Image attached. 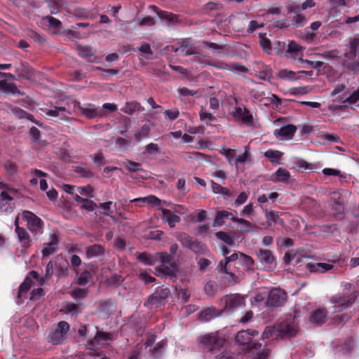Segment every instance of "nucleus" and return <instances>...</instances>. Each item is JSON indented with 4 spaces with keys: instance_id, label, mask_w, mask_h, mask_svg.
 I'll use <instances>...</instances> for the list:
<instances>
[{
    "instance_id": "19",
    "label": "nucleus",
    "mask_w": 359,
    "mask_h": 359,
    "mask_svg": "<svg viewBox=\"0 0 359 359\" xmlns=\"http://www.w3.org/2000/svg\"><path fill=\"white\" fill-rule=\"evenodd\" d=\"M232 114L233 118L237 121H241L248 125L252 123V116L245 107H236Z\"/></svg>"
},
{
    "instance_id": "57",
    "label": "nucleus",
    "mask_w": 359,
    "mask_h": 359,
    "mask_svg": "<svg viewBox=\"0 0 359 359\" xmlns=\"http://www.w3.org/2000/svg\"><path fill=\"white\" fill-rule=\"evenodd\" d=\"M295 74L296 73L294 72L285 69L279 72L278 77L282 79L297 80V78L295 77Z\"/></svg>"
},
{
    "instance_id": "27",
    "label": "nucleus",
    "mask_w": 359,
    "mask_h": 359,
    "mask_svg": "<svg viewBox=\"0 0 359 359\" xmlns=\"http://www.w3.org/2000/svg\"><path fill=\"white\" fill-rule=\"evenodd\" d=\"M222 311L216 309L215 307H210L203 310L200 314L201 320L207 322L218 317L221 315Z\"/></svg>"
},
{
    "instance_id": "38",
    "label": "nucleus",
    "mask_w": 359,
    "mask_h": 359,
    "mask_svg": "<svg viewBox=\"0 0 359 359\" xmlns=\"http://www.w3.org/2000/svg\"><path fill=\"white\" fill-rule=\"evenodd\" d=\"M170 292L168 287H159L152 294V298H159L161 301L165 304L166 299L170 295Z\"/></svg>"
},
{
    "instance_id": "31",
    "label": "nucleus",
    "mask_w": 359,
    "mask_h": 359,
    "mask_svg": "<svg viewBox=\"0 0 359 359\" xmlns=\"http://www.w3.org/2000/svg\"><path fill=\"white\" fill-rule=\"evenodd\" d=\"M239 264L242 265L248 271H253L255 269V262L253 259L243 253L240 254Z\"/></svg>"
},
{
    "instance_id": "32",
    "label": "nucleus",
    "mask_w": 359,
    "mask_h": 359,
    "mask_svg": "<svg viewBox=\"0 0 359 359\" xmlns=\"http://www.w3.org/2000/svg\"><path fill=\"white\" fill-rule=\"evenodd\" d=\"M75 201L79 204L81 208L88 211H93L95 207V203L93 201L87 198H83L78 194H76Z\"/></svg>"
},
{
    "instance_id": "53",
    "label": "nucleus",
    "mask_w": 359,
    "mask_h": 359,
    "mask_svg": "<svg viewBox=\"0 0 359 359\" xmlns=\"http://www.w3.org/2000/svg\"><path fill=\"white\" fill-rule=\"evenodd\" d=\"M311 91L309 86H299L292 88L289 90V93L292 95H306Z\"/></svg>"
},
{
    "instance_id": "35",
    "label": "nucleus",
    "mask_w": 359,
    "mask_h": 359,
    "mask_svg": "<svg viewBox=\"0 0 359 359\" xmlns=\"http://www.w3.org/2000/svg\"><path fill=\"white\" fill-rule=\"evenodd\" d=\"M232 216H234V215L231 212H229L228 211H226V210L218 211L216 215L215 221H214V225L220 226L224 224V219L229 218L231 219V217Z\"/></svg>"
},
{
    "instance_id": "58",
    "label": "nucleus",
    "mask_w": 359,
    "mask_h": 359,
    "mask_svg": "<svg viewBox=\"0 0 359 359\" xmlns=\"http://www.w3.org/2000/svg\"><path fill=\"white\" fill-rule=\"evenodd\" d=\"M216 237L230 246L232 245L234 243L233 238H231L226 233L223 231L217 232Z\"/></svg>"
},
{
    "instance_id": "24",
    "label": "nucleus",
    "mask_w": 359,
    "mask_h": 359,
    "mask_svg": "<svg viewBox=\"0 0 359 359\" xmlns=\"http://www.w3.org/2000/svg\"><path fill=\"white\" fill-rule=\"evenodd\" d=\"M290 178V174L285 168H279L270 176V180L273 182H287Z\"/></svg>"
},
{
    "instance_id": "8",
    "label": "nucleus",
    "mask_w": 359,
    "mask_h": 359,
    "mask_svg": "<svg viewBox=\"0 0 359 359\" xmlns=\"http://www.w3.org/2000/svg\"><path fill=\"white\" fill-rule=\"evenodd\" d=\"M21 219L27 223V226L32 233H41L43 222L35 214L29 210L21 212Z\"/></svg>"
},
{
    "instance_id": "30",
    "label": "nucleus",
    "mask_w": 359,
    "mask_h": 359,
    "mask_svg": "<svg viewBox=\"0 0 359 359\" xmlns=\"http://www.w3.org/2000/svg\"><path fill=\"white\" fill-rule=\"evenodd\" d=\"M326 316L327 313L325 309H318L311 315V321L313 323L320 325L325 322Z\"/></svg>"
},
{
    "instance_id": "2",
    "label": "nucleus",
    "mask_w": 359,
    "mask_h": 359,
    "mask_svg": "<svg viewBox=\"0 0 359 359\" xmlns=\"http://www.w3.org/2000/svg\"><path fill=\"white\" fill-rule=\"evenodd\" d=\"M258 336V332L252 330H242L238 332L236 336V341L241 346H245L248 349L252 351L254 355L253 359H266L269 355L267 348H264L258 350L253 342V338Z\"/></svg>"
},
{
    "instance_id": "40",
    "label": "nucleus",
    "mask_w": 359,
    "mask_h": 359,
    "mask_svg": "<svg viewBox=\"0 0 359 359\" xmlns=\"http://www.w3.org/2000/svg\"><path fill=\"white\" fill-rule=\"evenodd\" d=\"M150 128L147 125H144L141 128L136 130L135 133V138L137 142H141L142 140L149 137Z\"/></svg>"
},
{
    "instance_id": "50",
    "label": "nucleus",
    "mask_w": 359,
    "mask_h": 359,
    "mask_svg": "<svg viewBox=\"0 0 359 359\" xmlns=\"http://www.w3.org/2000/svg\"><path fill=\"white\" fill-rule=\"evenodd\" d=\"M140 108L139 103L136 102H126L121 110L128 114H132L135 111H137Z\"/></svg>"
},
{
    "instance_id": "15",
    "label": "nucleus",
    "mask_w": 359,
    "mask_h": 359,
    "mask_svg": "<svg viewBox=\"0 0 359 359\" xmlns=\"http://www.w3.org/2000/svg\"><path fill=\"white\" fill-rule=\"evenodd\" d=\"M297 131V128L292 124H287L273 131V135L278 140H291Z\"/></svg>"
},
{
    "instance_id": "46",
    "label": "nucleus",
    "mask_w": 359,
    "mask_h": 359,
    "mask_svg": "<svg viewBox=\"0 0 359 359\" xmlns=\"http://www.w3.org/2000/svg\"><path fill=\"white\" fill-rule=\"evenodd\" d=\"M163 304L165 303L161 301L158 297L152 298V294L149 297L147 301L144 303V306L149 309L158 308Z\"/></svg>"
},
{
    "instance_id": "49",
    "label": "nucleus",
    "mask_w": 359,
    "mask_h": 359,
    "mask_svg": "<svg viewBox=\"0 0 359 359\" xmlns=\"http://www.w3.org/2000/svg\"><path fill=\"white\" fill-rule=\"evenodd\" d=\"M270 337H280V336H278V326H270L266 327L265 330L263 332L262 338L263 339H268Z\"/></svg>"
},
{
    "instance_id": "45",
    "label": "nucleus",
    "mask_w": 359,
    "mask_h": 359,
    "mask_svg": "<svg viewBox=\"0 0 359 359\" xmlns=\"http://www.w3.org/2000/svg\"><path fill=\"white\" fill-rule=\"evenodd\" d=\"M250 96L253 98V101L255 102H260L266 101V93L264 90L260 89H253L250 92Z\"/></svg>"
},
{
    "instance_id": "41",
    "label": "nucleus",
    "mask_w": 359,
    "mask_h": 359,
    "mask_svg": "<svg viewBox=\"0 0 359 359\" xmlns=\"http://www.w3.org/2000/svg\"><path fill=\"white\" fill-rule=\"evenodd\" d=\"M138 260L146 265H155V254L151 255L147 252L140 253L137 256Z\"/></svg>"
},
{
    "instance_id": "39",
    "label": "nucleus",
    "mask_w": 359,
    "mask_h": 359,
    "mask_svg": "<svg viewBox=\"0 0 359 359\" xmlns=\"http://www.w3.org/2000/svg\"><path fill=\"white\" fill-rule=\"evenodd\" d=\"M170 292L168 287H159L152 294V298H159L161 301L165 304L166 299L170 295Z\"/></svg>"
},
{
    "instance_id": "21",
    "label": "nucleus",
    "mask_w": 359,
    "mask_h": 359,
    "mask_svg": "<svg viewBox=\"0 0 359 359\" xmlns=\"http://www.w3.org/2000/svg\"><path fill=\"white\" fill-rule=\"evenodd\" d=\"M161 211V217L162 219L168 223L170 228H173L175 226V224L180 221V217L172 213L170 210L165 209V208H159Z\"/></svg>"
},
{
    "instance_id": "48",
    "label": "nucleus",
    "mask_w": 359,
    "mask_h": 359,
    "mask_svg": "<svg viewBox=\"0 0 359 359\" xmlns=\"http://www.w3.org/2000/svg\"><path fill=\"white\" fill-rule=\"evenodd\" d=\"M157 13L161 19L169 23L175 24L177 22V16L172 13L166 11L157 12Z\"/></svg>"
},
{
    "instance_id": "20",
    "label": "nucleus",
    "mask_w": 359,
    "mask_h": 359,
    "mask_svg": "<svg viewBox=\"0 0 359 359\" xmlns=\"http://www.w3.org/2000/svg\"><path fill=\"white\" fill-rule=\"evenodd\" d=\"M255 75L262 80L269 81L272 77L271 68L262 63H257L255 66Z\"/></svg>"
},
{
    "instance_id": "16",
    "label": "nucleus",
    "mask_w": 359,
    "mask_h": 359,
    "mask_svg": "<svg viewBox=\"0 0 359 359\" xmlns=\"http://www.w3.org/2000/svg\"><path fill=\"white\" fill-rule=\"evenodd\" d=\"M58 243L57 233L55 231H52L50 233L48 242L43 245L42 250L43 257H48L55 252L57 250Z\"/></svg>"
},
{
    "instance_id": "13",
    "label": "nucleus",
    "mask_w": 359,
    "mask_h": 359,
    "mask_svg": "<svg viewBox=\"0 0 359 359\" xmlns=\"http://www.w3.org/2000/svg\"><path fill=\"white\" fill-rule=\"evenodd\" d=\"M69 330V325L67 322H60L57 328L50 334V341L55 344L62 343L66 338Z\"/></svg>"
},
{
    "instance_id": "29",
    "label": "nucleus",
    "mask_w": 359,
    "mask_h": 359,
    "mask_svg": "<svg viewBox=\"0 0 359 359\" xmlns=\"http://www.w3.org/2000/svg\"><path fill=\"white\" fill-rule=\"evenodd\" d=\"M111 341V335L105 332H97V334L95 336L93 341H90L89 346L96 343L98 345L102 346H105Z\"/></svg>"
},
{
    "instance_id": "12",
    "label": "nucleus",
    "mask_w": 359,
    "mask_h": 359,
    "mask_svg": "<svg viewBox=\"0 0 359 359\" xmlns=\"http://www.w3.org/2000/svg\"><path fill=\"white\" fill-rule=\"evenodd\" d=\"M74 107L78 109L79 112L81 114L88 118H93L95 117L101 116L102 115V110L96 107L93 104L86 103L81 104L80 102L75 101Z\"/></svg>"
},
{
    "instance_id": "6",
    "label": "nucleus",
    "mask_w": 359,
    "mask_h": 359,
    "mask_svg": "<svg viewBox=\"0 0 359 359\" xmlns=\"http://www.w3.org/2000/svg\"><path fill=\"white\" fill-rule=\"evenodd\" d=\"M172 260V257L168 252L155 253V264H158V267L156 269V274L158 276H172L174 273L172 270L167 266Z\"/></svg>"
},
{
    "instance_id": "42",
    "label": "nucleus",
    "mask_w": 359,
    "mask_h": 359,
    "mask_svg": "<svg viewBox=\"0 0 359 359\" xmlns=\"http://www.w3.org/2000/svg\"><path fill=\"white\" fill-rule=\"evenodd\" d=\"M0 90L6 93L15 94L18 93V88L15 85L8 83L6 81H0Z\"/></svg>"
},
{
    "instance_id": "47",
    "label": "nucleus",
    "mask_w": 359,
    "mask_h": 359,
    "mask_svg": "<svg viewBox=\"0 0 359 359\" xmlns=\"http://www.w3.org/2000/svg\"><path fill=\"white\" fill-rule=\"evenodd\" d=\"M343 351L345 354L352 353V351L359 353V347L355 345L354 341L350 339L347 342L345 343L343 347Z\"/></svg>"
},
{
    "instance_id": "26",
    "label": "nucleus",
    "mask_w": 359,
    "mask_h": 359,
    "mask_svg": "<svg viewBox=\"0 0 359 359\" xmlns=\"http://www.w3.org/2000/svg\"><path fill=\"white\" fill-rule=\"evenodd\" d=\"M15 233L22 248L27 249L31 245V238L25 229H18Z\"/></svg>"
},
{
    "instance_id": "1",
    "label": "nucleus",
    "mask_w": 359,
    "mask_h": 359,
    "mask_svg": "<svg viewBox=\"0 0 359 359\" xmlns=\"http://www.w3.org/2000/svg\"><path fill=\"white\" fill-rule=\"evenodd\" d=\"M200 346L215 354L214 359H232L231 355L224 348L226 340L219 332L205 334L198 339Z\"/></svg>"
},
{
    "instance_id": "33",
    "label": "nucleus",
    "mask_w": 359,
    "mask_h": 359,
    "mask_svg": "<svg viewBox=\"0 0 359 359\" xmlns=\"http://www.w3.org/2000/svg\"><path fill=\"white\" fill-rule=\"evenodd\" d=\"M104 253V248L100 245H93L86 248V255L88 258L99 257Z\"/></svg>"
},
{
    "instance_id": "11",
    "label": "nucleus",
    "mask_w": 359,
    "mask_h": 359,
    "mask_svg": "<svg viewBox=\"0 0 359 359\" xmlns=\"http://www.w3.org/2000/svg\"><path fill=\"white\" fill-rule=\"evenodd\" d=\"M224 308L229 311H233L245 304V297L238 294L226 295L221 299Z\"/></svg>"
},
{
    "instance_id": "54",
    "label": "nucleus",
    "mask_w": 359,
    "mask_h": 359,
    "mask_svg": "<svg viewBox=\"0 0 359 359\" xmlns=\"http://www.w3.org/2000/svg\"><path fill=\"white\" fill-rule=\"evenodd\" d=\"M45 1L48 4L50 13L53 14L57 13L63 4L62 0H45Z\"/></svg>"
},
{
    "instance_id": "37",
    "label": "nucleus",
    "mask_w": 359,
    "mask_h": 359,
    "mask_svg": "<svg viewBox=\"0 0 359 359\" xmlns=\"http://www.w3.org/2000/svg\"><path fill=\"white\" fill-rule=\"evenodd\" d=\"M265 216L269 225L272 224H283V219L279 217V215L276 211H266Z\"/></svg>"
},
{
    "instance_id": "55",
    "label": "nucleus",
    "mask_w": 359,
    "mask_h": 359,
    "mask_svg": "<svg viewBox=\"0 0 359 359\" xmlns=\"http://www.w3.org/2000/svg\"><path fill=\"white\" fill-rule=\"evenodd\" d=\"M264 156L269 158L272 163H276V160H279L283 156V153L277 151L269 149L264 153Z\"/></svg>"
},
{
    "instance_id": "9",
    "label": "nucleus",
    "mask_w": 359,
    "mask_h": 359,
    "mask_svg": "<svg viewBox=\"0 0 359 359\" xmlns=\"http://www.w3.org/2000/svg\"><path fill=\"white\" fill-rule=\"evenodd\" d=\"M333 102L337 107L352 105L359 107V88L352 93H344L342 96L337 97L335 100H333Z\"/></svg>"
},
{
    "instance_id": "43",
    "label": "nucleus",
    "mask_w": 359,
    "mask_h": 359,
    "mask_svg": "<svg viewBox=\"0 0 359 359\" xmlns=\"http://www.w3.org/2000/svg\"><path fill=\"white\" fill-rule=\"evenodd\" d=\"M189 250L197 254L207 255L208 252V250L207 249L206 246L196 239Z\"/></svg>"
},
{
    "instance_id": "25",
    "label": "nucleus",
    "mask_w": 359,
    "mask_h": 359,
    "mask_svg": "<svg viewBox=\"0 0 359 359\" xmlns=\"http://www.w3.org/2000/svg\"><path fill=\"white\" fill-rule=\"evenodd\" d=\"M240 254H241V252H235L229 257H225V263L223 264L222 262H220L219 264H218V266H217L218 271L220 272H224L226 274H229L231 276L232 273L228 268L227 265L230 262L236 261V260L239 263Z\"/></svg>"
},
{
    "instance_id": "4",
    "label": "nucleus",
    "mask_w": 359,
    "mask_h": 359,
    "mask_svg": "<svg viewBox=\"0 0 359 359\" xmlns=\"http://www.w3.org/2000/svg\"><path fill=\"white\" fill-rule=\"evenodd\" d=\"M0 210L11 212L15 208L14 198L18 190L5 183L0 177Z\"/></svg>"
},
{
    "instance_id": "44",
    "label": "nucleus",
    "mask_w": 359,
    "mask_h": 359,
    "mask_svg": "<svg viewBox=\"0 0 359 359\" xmlns=\"http://www.w3.org/2000/svg\"><path fill=\"white\" fill-rule=\"evenodd\" d=\"M62 311L66 314L76 315L81 312V309L74 303H67L62 309Z\"/></svg>"
},
{
    "instance_id": "34",
    "label": "nucleus",
    "mask_w": 359,
    "mask_h": 359,
    "mask_svg": "<svg viewBox=\"0 0 359 359\" xmlns=\"http://www.w3.org/2000/svg\"><path fill=\"white\" fill-rule=\"evenodd\" d=\"M231 219L236 222L243 231H251L252 228L255 226L250 222L242 218H237L235 216H232Z\"/></svg>"
},
{
    "instance_id": "60",
    "label": "nucleus",
    "mask_w": 359,
    "mask_h": 359,
    "mask_svg": "<svg viewBox=\"0 0 359 359\" xmlns=\"http://www.w3.org/2000/svg\"><path fill=\"white\" fill-rule=\"evenodd\" d=\"M138 50L140 52V56L144 58L148 59V56L152 55V50L149 44L148 43H144L141 45L138 48Z\"/></svg>"
},
{
    "instance_id": "56",
    "label": "nucleus",
    "mask_w": 359,
    "mask_h": 359,
    "mask_svg": "<svg viewBox=\"0 0 359 359\" xmlns=\"http://www.w3.org/2000/svg\"><path fill=\"white\" fill-rule=\"evenodd\" d=\"M348 194V192L346 190H344L341 192L336 191H333L332 193L331 198H332V200L334 201V203H336V205L337 206V209L339 212L343 210L342 202H340L339 201H337V200L339 199L340 196L342 194L346 195Z\"/></svg>"
},
{
    "instance_id": "14",
    "label": "nucleus",
    "mask_w": 359,
    "mask_h": 359,
    "mask_svg": "<svg viewBox=\"0 0 359 359\" xmlns=\"http://www.w3.org/2000/svg\"><path fill=\"white\" fill-rule=\"evenodd\" d=\"M155 340L156 337L154 334H149L145 342V346L146 348H150L149 352H151L154 358H158L165 350L166 347V341L165 340H161L152 348V346L154 345Z\"/></svg>"
},
{
    "instance_id": "10",
    "label": "nucleus",
    "mask_w": 359,
    "mask_h": 359,
    "mask_svg": "<svg viewBox=\"0 0 359 359\" xmlns=\"http://www.w3.org/2000/svg\"><path fill=\"white\" fill-rule=\"evenodd\" d=\"M286 301V293L280 288H273L268 294L266 302L267 307H279L283 306Z\"/></svg>"
},
{
    "instance_id": "52",
    "label": "nucleus",
    "mask_w": 359,
    "mask_h": 359,
    "mask_svg": "<svg viewBox=\"0 0 359 359\" xmlns=\"http://www.w3.org/2000/svg\"><path fill=\"white\" fill-rule=\"evenodd\" d=\"M175 51L180 53L182 55L184 56H188L190 55L197 53V51L194 47L188 45H182L179 48H176Z\"/></svg>"
},
{
    "instance_id": "36",
    "label": "nucleus",
    "mask_w": 359,
    "mask_h": 359,
    "mask_svg": "<svg viewBox=\"0 0 359 359\" xmlns=\"http://www.w3.org/2000/svg\"><path fill=\"white\" fill-rule=\"evenodd\" d=\"M177 239L178 241H180L182 245L184 248H189V249L191 248V245L193 244L194 241H195L194 238L189 236V235H187L185 233H180L177 236Z\"/></svg>"
},
{
    "instance_id": "63",
    "label": "nucleus",
    "mask_w": 359,
    "mask_h": 359,
    "mask_svg": "<svg viewBox=\"0 0 359 359\" xmlns=\"http://www.w3.org/2000/svg\"><path fill=\"white\" fill-rule=\"evenodd\" d=\"M88 291L83 288H76L72 292V297L74 299H83L86 297Z\"/></svg>"
},
{
    "instance_id": "62",
    "label": "nucleus",
    "mask_w": 359,
    "mask_h": 359,
    "mask_svg": "<svg viewBox=\"0 0 359 359\" xmlns=\"http://www.w3.org/2000/svg\"><path fill=\"white\" fill-rule=\"evenodd\" d=\"M78 54L83 57H88L93 55V50L90 47L79 46L78 47Z\"/></svg>"
},
{
    "instance_id": "5",
    "label": "nucleus",
    "mask_w": 359,
    "mask_h": 359,
    "mask_svg": "<svg viewBox=\"0 0 359 359\" xmlns=\"http://www.w3.org/2000/svg\"><path fill=\"white\" fill-rule=\"evenodd\" d=\"M298 322L295 316L290 315L281 323L277 325L278 336L280 338L295 336L299 331Z\"/></svg>"
},
{
    "instance_id": "61",
    "label": "nucleus",
    "mask_w": 359,
    "mask_h": 359,
    "mask_svg": "<svg viewBox=\"0 0 359 359\" xmlns=\"http://www.w3.org/2000/svg\"><path fill=\"white\" fill-rule=\"evenodd\" d=\"M245 151L243 154L238 156L234 161L233 164L237 165L240 163H244L247 161L250 158L249 147H245Z\"/></svg>"
},
{
    "instance_id": "17",
    "label": "nucleus",
    "mask_w": 359,
    "mask_h": 359,
    "mask_svg": "<svg viewBox=\"0 0 359 359\" xmlns=\"http://www.w3.org/2000/svg\"><path fill=\"white\" fill-rule=\"evenodd\" d=\"M286 56L290 57L299 62H303V47L295 41H291L287 45Z\"/></svg>"
},
{
    "instance_id": "59",
    "label": "nucleus",
    "mask_w": 359,
    "mask_h": 359,
    "mask_svg": "<svg viewBox=\"0 0 359 359\" xmlns=\"http://www.w3.org/2000/svg\"><path fill=\"white\" fill-rule=\"evenodd\" d=\"M269 104H274L276 107H278L281 105L282 100L277 95L271 94L270 96L266 97V101L264 103V105H268Z\"/></svg>"
},
{
    "instance_id": "64",
    "label": "nucleus",
    "mask_w": 359,
    "mask_h": 359,
    "mask_svg": "<svg viewBox=\"0 0 359 359\" xmlns=\"http://www.w3.org/2000/svg\"><path fill=\"white\" fill-rule=\"evenodd\" d=\"M292 22L297 27H302L306 24V20L304 15L297 14L293 17Z\"/></svg>"
},
{
    "instance_id": "23",
    "label": "nucleus",
    "mask_w": 359,
    "mask_h": 359,
    "mask_svg": "<svg viewBox=\"0 0 359 359\" xmlns=\"http://www.w3.org/2000/svg\"><path fill=\"white\" fill-rule=\"evenodd\" d=\"M137 202H141L143 203H146L149 206H153L156 207L158 208H161L162 201L157 198L154 195H149L145 197H140L137 198H134L130 201V203H137Z\"/></svg>"
},
{
    "instance_id": "3",
    "label": "nucleus",
    "mask_w": 359,
    "mask_h": 359,
    "mask_svg": "<svg viewBox=\"0 0 359 359\" xmlns=\"http://www.w3.org/2000/svg\"><path fill=\"white\" fill-rule=\"evenodd\" d=\"M43 283L44 280L43 278L40 277L36 272L34 271H31L26 277L24 282L20 285L18 297L21 298L32 286H36L37 287L34 288L31 292L30 299H39L44 295V292L41 287Z\"/></svg>"
},
{
    "instance_id": "51",
    "label": "nucleus",
    "mask_w": 359,
    "mask_h": 359,
    "mask_svg": "<svg viewBox=\"0 0 359 359\" xmlns=\"http://www.w3.org/2000/svg\"><path fill=\"white\" fill-rule=\"evenodd\" d=\"M199 115L201 120L206 124L212 125L213 122L215 121V117L204 109L201 110Z\"/></svg>"
},
{
    "instance_id": "7",
    "label": "nucleus",
    "mask_w": 359,
    "mask_h": 359,
    "mask_svg": "<svg viewBox=\"0 0 359 359\" xmlns=\"http://www.w3.org/2000/svg\"><path fill=\"white\" fill-rule=\"evenodd\" d=\"M354 301L353 294H337L332 297L330 303L332 304L333 312L339 313L348 309Z\"/></svg>"
},
{
    "instance_id": "22",
    "label": "nucleus",
    "mask_w": 359,
    "mask_h": 359,
    "mask_svg": "<svg viewBox=\"0 0 359 359\" xmlns=\"http://www.w3.org/2000/svg\"><path fill=\"white\" fill-rule=\"evenodd\" d=\"M45 113L47 116L53 117H59L60 119H65L70 114L69 109L65 107H53L51 109H46Z\"/></svg>"
},
{
    "instance_id": "18",
    "label": "nucleus",
    "mask_w": 359,
    "mask_h": 359,
    "mask_svg": "<svg viewBox=\"0 0 359 359\" xmlns=\"http://www.w3.org/2000/svg\"><path fill=\"white\" fill-rule=\"evenodd\" d=\"M257 256L261 264L265 268L269 269L274 266L275 259L270 250L260 249L257 252Z\"/></svg>"
},
{
    "instance_id": "28",
    "label": "nucleus",
    "mask_w": 359,
    "mask_h": 359,
    "mask_svg": "<svg viewBox=\"0 0 359 359\" xmlns=\"http://www.w3.org/2000/svg\"><path fill=\"white\" fill-rule=\"evenodd\" d=\"M333 268V266L327 263H309L306 265V269L311 272L323 273Z\"/></svg>"
}]
</instances>
